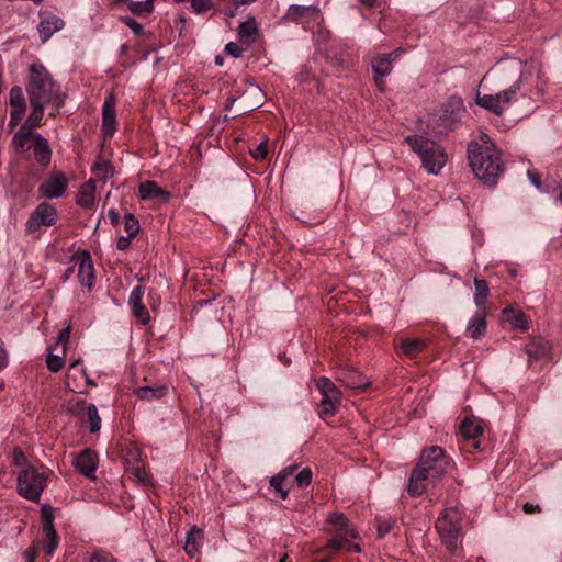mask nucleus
Listing matches in <instances>:
<instances>
[{
    "mask_svg": "<svg viewBox=\"0 0 562 562\" xmlns=\"http://www.w3.org/2000/svg\"><path fill=\"white\" fill-rule=\"evenodd\" d=\"M526 64L518 58H510L498 61L491 69L496 76L498 86L507 88L495 94H476L475 102L496 115H502L506 108L517 100L525 78Z\"/></svg>",
    "mask_w": 562,
    "mask_h": 562,
    "instance_id": "f257e3e1",
    "label": "nucleus"
},
{
    "mask_svg": "<svg viewBox=\"0 0 562 562\" xmlns=\"http://www.w3.org/2000/svg\"><path fill=\"white\" fill-rule=\"evenodd\" d=\"M468 158L474 175L487 186H495L503 175L499 150L483 131L468 146Z\"/></svg>",
    "mask_w": 562,
    "mask_h": 562,
    "instance_id": "f03ea898",
    "label": "nucleus"
},
{
    "mask_svg": "<svg viewBox=\"0 0 562 562\" xmlns=\"http://www.w3.org/2000/svg\"><path fill=\"white\" fill-rule=\"evenodd\" d=\"M29 101L53 103L55 111L64 105V99L49 72L42 64H32L29 68L26 86Z\"/></svg>",
    "mask_w": 562,
    "mask_h": 562,
    "instance_id": "7ed1b4c3",
    "label": "nucleus"
},
{
    "mask_svg": "<svg viewBox=\"0 0 562 562\" xmlns=\"http://www.w3.org/2000/svg\"><path fill=\"white\" fill-rule=\"evenodd\" d=\"M405 143L420 159L422 166L430 175H438L447 162V155L441 146L419 135H408Z\"/></svg>",
    "mask_w": 562,
    "mask_h": 562,
    "instance_id": "20e7f679",
    "label": "nucleus"
},
{
    "mask_svg": "<svg viewBox=\"0 0 562 562\" xmlns=\"http://www.w3.org/2000/svg\"><path fill=\"white\" fill-rule=\"evenodd\" d=\"M47 470L30 467L18 475V493L27 501L38 502L46 486Z\"/></svg>",
    "mask_w": 562,
    "mask_h": 562,
    "instance_id": "39448f33",
    "label": "nucleus"
},
{
    "mask_svg": "<svg viewBox=\"0 0 562 562\" xmlns=\"http://www.w3.org/2000/svg\"><path fill=\"white\" fill-rule=\"evenodd\" d=\"M460 528L459 513L454 509L446 510L436 521V530L450 552H454L458 549Z\"/></svg>",
    "mask_w": 562,
    "mask_h": 562,
    "instance_id": "423d86ee",
    "label": "nucleus"
},
{
    "mask_svg": "<svg viewBox=\"0 0 562 562\" xmlns=\"http://www.w3.org/2000/svg\"><path fill=\"white\" fill-rule=\"evenodd\" d=\"M417 465L426 472V474L430 475L432 480H438L448 471L450 460L442 448L431 446L422 452Z\"/></svg>",
    "mask_w": 562,
    "mask_h": 562,
    "instance_id": "0eeeda50",
    "label": "nucleus"
},
{
    "mask_svg": "<svg viewBox=\"0 0 562 562\" xmlns=\"http://www.w3.org/2000/svg\"><path fill=\"white\" fill-rule=\"evenodd\" d=\"M68 189V179L63 171L54 169L40 184L38 194L46 199H58Z\"/></svg>",
    "mask_w": 562,
    "mask_h": 562,
    "instance_id": "6e6552de",
    "label": "nucleus"
},
{
    "mask_svg": "<svg viewBox=\"0 0 562 562\" xmlns=\"http://www.w3.org/2000/svg\"><path fill=\"white\" fill-rule=\"evenodd\" d=\"M403 54L402 48H397L390 54H380L372 59L371 67L373 71V79L380 91L384 90V80L392 72L393 61Z\"/></svg>",
    "mask_w": 562,
    "mask_h": 562,
    "instance_id": "1a4fd4ad",
    "label": "nucleus"
},
{
    "mask_svg": "<svg viewBox=\"0 0 562 562\" xmlns=\"http://www.w3.org/2000/svg\"><path fill=\"white\" fill-rule=\"evenodd\" d=\"M57 220V210L46 202L40 203L29 216L25 227L29 233H34L41 226H52Z\"/></svg>",
    "mask_w": 562,
    "mask_h": 562,
    "instance_id": "9d476101",
    "label": "nucleus"
},
{
    "mask_svg": "<svg viewBox=\"0 0 562 562\" xmlns=\"http://www.w3.org/2000/svg\"><path fill=\"white\" fill-rule=\"evenodd\" d=\"M99 457L98 453L90 449L86 448L81 450L78 454H76L72 459L74 468L83 476L88 479H94L95 470L98 469Z\"/></svg>",
    "mask_w": 562,
    "mask_h": 562,
    "instance_id": "9b49d317",
    "label": "nucleus"
},
{
    "mask_svg": "<svg viewBox=\"0 0 562 562\" xmlns=\"http://www.w3.org/2000/svg\"><path fill=\"white\" fill-rule=\"evenodd\" d=\"M41 518L43 531L46 537V543L44 546V550L46 554L50 555L55 551L58 544V538L56 530L54 528V509L49 505H43L41 508Z\"/></svg>",
    "mask_w": 562,
    "mask_h": 562,
    "instance_id": "f8f14e48",
    "label": "nucleus"
},
{
    "mask_svg": "<svg viewBox=\"0 0 562 562\" xmlns=\"http://www.w3.org/2000/svg\"><path fill=\"white\" fill-rule=\"evenodd\" d=\"M318 15L319 9L317 5L292 4L288 8L286 13L281 18V21L307 24L317 20Z\"/></svg>",
    "mask_w": 562,
    "mask_h": 562,
    "instance_id": "ddd939ff",
    "label": "nucleus"
},
{
    "mask_svg": "<svg viewBox=\"0 0 562 562\" xmlns=\"http://www.w3.org/2000/svg\"><path fill=\"white\" fill-rule=\"evenodd\" d=\"M74 265L78 267V281L83 288L91 290L94 283V268L89 251L72 257Z\"/></svg>",
    "mask_w": 562,
    "mask_h": 562,
    "instance_id": "4468645a",
    "label": "nucleus"
},
{
    "mask_svg": "<svg viewBox=\"0 0 562 562\" xmlns=\"http://www.w3.org/2000/svg\"><path fill=\"white\" fill-rule=\"evenodd\" d=\"M64 26V20L56 14L50 12H40L37 31L42 43H46L56 32L63 30Z\"/></svg>",
    "mask_w": 562,
    "mask_h": 562,
    "instance_id": "2eb2a0df",
    "label": "nucleus"
},
{
    "mask_svg": "<svg viewBox=\"0 0 562 562\" xmlns=\"http://www.w3.org/2000/svg\"><path fill=\"white\" fill-rule=\"evenodd\" d=\"M138 196L143 201L167 203L170 199V193L160 188L157 182L148 180L139 184Z\"/></svg>",
    "mask_w": 562,
    "mask_h": 562,
    "instance_id": "dca6fc26",
    "label": "nucleus"
},
{
    "mask_svg": "<svg viewBox=\"0 0 562 562\" xmlns=\"http://www.w3.org/2000/svg\"><path fill=\"white\" fill-rule=\"evenodd\" d=\"M116 131V109L115 98L110 94L105 98L102 105V132L105 136L112 137Z\"/></svg>",
    "mask_w": 562,
    "mask_h": 562,
    "instance_id": "f3484780",
    "label": "nucleus"
},
{
    "mask_svg": "<svg viewBox=\"0 0 562 562\" xmlns=\"http://www.w3.org/2000/svg\"><path fill=\"white\" fill-rule=\"evenodd\" d=\"M434 481L430 475L416 465L411 473L407 492L412 497L420 496L426 491L428 482Z\"/></svg>",
    "mask_w": 562,
    "mask_h": 562,
    "instance_id": "a211bd4d",
    "label": "nucleus"
},
{
    "mask_svg": "<svg viewBox=\"0 0 562 562\" xmlns=\"http://www.w3.org/2000/svg\"><path fill=\"white\" fill-rule=\"evenodd\" d=\"M337 379L348 389L357 390L369 385V381L355 368H342L337 373Z\"/></svg>",
    "mask_w": 562,
    "mask_h": 562,
    "instance_id": "6ab92c4d",
    "label": "nucleus"
},
{
    "mask_svg": "<svg viewBox=\"0 0 562 562\" xmlns=\"http://www.w3.org/2000/svg\"><path fill=\"white\" fill-rule=\"evenodd\" d=\"M340 403L341 393L338 389H331L330 392L322 394L318 412L319 416L322 418L334 416L337 413Z\"/></svg>",
    "mask_w": 562,
    "mask_h": 562,
    "instance_id": "aec40b11",
    "label": "nucleus"
},
{
    "mask_svg": "<svg viewBox=\"0 0 562 562\" xmlns=\"http://www.w3.org/2000/svg\"><path fill=\"white\" fill-rule=\"evenodd\" d=\"M31 148L33 149V154L36 161L41 166L47 167L50 164L52 149L48 144V140L43 135L35 133V136H33Z\"/></svg>",
    "mask_w": 562,
    "mask_h": 562,
    "instance_id": "412c9836",
    "label": "nucleus"
},
{
    "mask_svg": "<svg viewBox=\"0 0 562 562\" xmlns=\"http://www.w3.org/2000/svg\"><path fill=\"white\" fill-rule=\"evenodd\" d=\"M70 411L75 414H81L86 411L90 431L95 434L100 430L101 418L94 404H87L86 401H78Z\"/></svg>",
    "mask_w": 562,
    "mask_h": 562,
    "instance_id": "4be33fe9",
    "label": "nucleus"
},
{
    "mask_svg": "<svg viewBox=\"0 0 562 562\" xmlns=\"http://www.w3.org/2000/svg\"><path fill=\"white\" fill-rule=\"evenodd\" d=\"M486 330L485 310H476L467 326V334L473 339H479Z\"/></svg>",
    "mask_w": 562,
    "mask_h": 562,
    "instance_id": "5701e85b",
    "label": "nucleus"
},
{
    "mask_svg": "<svg viewBox=\"0 0 562 562\" xmlns=\"http://www.w3.org/2000/svg\"><path fill=\"white\" fill-rule=\"evenodd\" d=\"M33 136L35 133L25 131V127H21L11 139V147L18 154H24L31 149Z\"/></svg>",
    "mask_w": 562,
    "mask_h": 562,
    "instance_id": "b1692460",
    "label": "nucleus"
},
{
    "mask_svg": "<svg viewBox=\"0 0 562 562\" xmlns=\"http://www.w3.org/2000/svg\"><path fill=\"white\" fill-rule=\"evenodd\" d=\"M95 183L93 180L85 182L77 194L76 202L81 207L89 210L94 205L95 201Z\"/></svg>",
    "mask_w": 562,
    "mask_h": 562,
    "instance_id": "393cba45",
    "label": "nucleus"
},
{
    "mask_svg": "<svg viewBox=\"0 0 562 562\" xmlns=\"http://www.w3.org/2000/svg\"><path fill=\"white\" fill-rule=\"evenodd\" d=\"M31 113L29 114L23 127L32 130L43 124L44 109L47 103L30 101Z\"/></svg>",
    "mask_w": 562,
    "mask_h": 562,
    "instance_id": "a878e982",
    "label": "nucleus"
},
{
    "mask_svg": "<svg viewBox=\"0 0 562 562\" xmlns=\"http://www.w3.org/2000/svg\"><path fill=\"white\" fill-rule=\"evenodd\" d=\"M327 522L333 525L337 531L346 532V535L352 539L358 536L356 529L349 525L348 519L344 514L331 513L327 518Z\"/></svg>",
    "mask_w": 562,
    "mask_h": 562,
    "instance_id": "bb28decb",
    "label": "nucleus"
},
{
    "mask_svg": "<svg viewBox=\"0 0 562 562\" xmlns=\"http://www.w3.org/2000/svg\"><path fill=\"white\" fill-rule=\"evenodd\" d=\"M202 537V530L199 529L198 527H192L188 531L184 551L189 557L193 558L198 553L201 546Z\"/></svg>",
    "mask_w": 562,
    "mask_h": 562,
    "instance_id": "cd10ccee",
    "label": "nucleus"
},
{
    "mask_svg": "<svg viewBox=\"0 0 562 562\" xmlns=\"http://www.w3.org/2000/svg\"><path fill=\"white\" fill-rule=\"evenodd\" d=\"M135 394L140 400L153 401L164 397L167 393V387L159 386H140L135 389Z\"/></svg>",
    "mask_w": 562,
    "mask_h": 562,
    "instance_id": "c85d7f7f",
    "label": "nucleus"
},
{
    "mask_svg": "<svg viewBox=\"0 0 562 562\" xmlns=\"http://www.w3.org/2000/svg\"><path fill=\"white\" fill-rule=\"evenodd\" d=\"M258 29L254 19L247 20L239 24V40L246 44H251L257 38Z\"/></svg>",
    "mask_w": 562,
    "mask_h": 562,
    "instance_id": "c756f323",
    "label": "nucleus"
},
{
    "mask_svg": "<svg viewBox=\"0 0 562 562\" xmlns=\"http://www.w3.org/2000/svg\"><path fill=\"white\" fill-rule=\"evenodd\" d=\"M474 286V304L476 305L477 310H485V304L490 293L487 282L483 279L475 278Z\"/></svg>",
    "mask_w": 562,
    "mask_h": 562,
    "instance_id": "7c9ffc66",
    "label": "nucleus"
},
{
    "mask_svg": "<svg viewBox=\"0 0 562 562\" xmlns=\"http://www.w3.org/2000/svg\"><path fill=\"white\" fill-rule=\"evenodd\" d=\"M503 313L506 315V321L513 328L521 330L528 328V319L521 311L505 308Z\"/></svg>",
    "mask_w": 562,
    "mask_h": 562,
    "instance_id": "2f4dec72",
    "label": "nucleus"
},
{
    "mask_svg": "<svg viewBox=\"0 0 562 562\" xmlns=\"http://www.w3.org/2000/svg\"><path fill=\"white\" fill-rule=\"evenodd\" d=\"M482 432H483L482 426L479 424H475L469 417H465L460 425V434L462 435V437H464L468 440L476 439L477 437H480L482 435Z\"/></svg>",
    "mask_w": 562,
    "mask_h": 562,
    "instance_id": "473e14b6",
    "label": "nucleus"
},
{
    "mask_svg": "<svg viewBox=\"0 0 562 562\" xmlns=\"http://www.w3.org/2000/svg\"><path fill=\"white\" fill-rule=\"evenodd\" d=\"M464 112V109L460 102H457L456 106L449 111L445 110V113L440 116V120L443 121V125L447 128H452L456 121L460 120L461 114Z\"/></svg>",
    "mask_w": 562,
    "mask_h": 562,
    "instance_id": "72a5a7b5",
    "label": "nucleus"
},
{
    "mask_svg": "<svg viewBox=\"0 0 562 562\" xmlns=\"http://www.w3.org/2000/svg\"><path fill=\"white\" fill-rule=\"evenodd\" d=\"M549 350L548 344L546 341H532L531 344L526 346V352L529 358L538 360L547 355Z\"/></svg>",
    "mask_w": 562,
    "mask_h": 562,
    "instance_id": "f704fd0d",
    "label": "nucleus"
},
{
    "mask_svg": "<svg viewBox=\"0 0 562 562\" xmlns=\"http://www.w3.org/2000/svg\"><path fill=\"white\" fill-rule=\"evenodd\" d=\"M10 108L25 111V98L22 88L19 86H14L10 90Z\"/></svg>",
    "mask_w": 562,
    "mask_h": 562,
    "instance_id": "c9c22d12",
    "label": "nucleus"
},
{
    "mask_svg": "<svg viewBox=\"0 0 562 562\" xmlns=\"http://www.w3.org/2000/svg\"><path fill=\"white\" fill-rule=\"evenodd\" d=\"M349 539H351V538L349 536H347L346 532H340L338 536L331 538L327 542L326 548L331 549L334 551H339V550L350 551L351 548L347 546L349 543Z\"/></svg>",
    "mask_w": 562,
    "mask_h": 562,
    "instance_id": "e433bc0d",
    "label": "nucleus"
},
{
    "mask_svg": "<svg viewBox=\"0 0 562 562\" xmlns=\"http://www.w3.org/2000/svg\"><path fill=\"white\" fill-rule=\"evenodd\" d=\"M401 349L404 355L414 357L423 349V341L420 339H406L401 344Z\"/></svg>",
    "mask_w": 562,
    "mask_h": 562,
    "instance_id": "4c0bfd02",
    "label": "nucleus"
},
{
    "mask_svg": "<svg viewBox=\"0 0 562 562\" xmlns=\"http://www.w3.org/2000/svg\"><path fill=\"white\" fill-rule=\"evenodd\" d=\"M124 229L130 237H135L139 232L138 220L132 213L124 216Z\"/></svg>",
    "mask_w": 562,
    "mask_h": 562,
    "instance_id": "58836bf2",
    "label": "nucleus"
},
{
    "mask_svg": "<svg viewBox=\"0 0 562 562\" xmlns=\"http://www.w3.org/2000/svg\"><path fill=\"white\" fill-rule=\"evenodd\" d=\"M46 366L50 372H58L64 367V355H55L52 351L46 357Z\"/></svg>",
    "mask_w": 562,
    "mask_h": 562,
    "instance_id": "ea45409f",
    "label": "nucleus"
},
{
    "mask_svg": "<svg viewBox=\"0 0 562 562\" xmlns=\"http://www.w3.org/2000/svg\"><path fill=\"white\" fill-rule=\"evenodd\" d=\"M284 481L282 477L276 475L270 479V486L274 490V492L282 498L286 499L289 495V490L284 486Z\"/></svg>",
    "mask_w": 562,
    "mask_h": 562,
    "instance_id": "a19ab883",
    "label": "nucleus"
},
{
    "mask_svg": "<svg viewBox=\"0 0 562 562\" xmlns=\"http://www.w3.org/2000/svg\"><path fill=\"white\" fill-rule=\"evenodd\" d=\"M86 562H117V561L111 553L102 551V550H95L87 558Z\"/></svg>",
    "mask_w": 562,
    "mask_h": 562,
    "instance_id": "79ce46f5",
    "label": "nucleus"
},
{
    "mask_svg": "<svg viewBox=\"0 0 562 562\" xmlns=\"http://www.w3.org/2000/svg\"><path fill=\"white\" fill-rule=\"evenodd\" d=\"M132 313L143 325L148 324L150 321L149 312L143 304L132 307Z\"/></svg>",
    "mask_w": 562,
    "mask_h": 562,
    "instance_id": "37998d69",
    "label": "nucleus"
},
{
    "mask_svg": "<svg viewBox=\"0 0 562 562\" xmlns=\"http://www.w3.org/2000/svg\"><path fill=\"white\" fill-rule=\"evenodd\" d=\"M250 155L256 160H263L268 156V139L261 140L255 149L250 150Z\"/></svg>",
    "mask_w": 562,
    "mask_h": 562,
    "instance_id": "c03bdc74",
    "label": "nucleus"
},
{
    "mask_svg": "<svg viewBox=\"0 0 562 562\" xmlns=\"http://www.w3.org/2000/svg\"><path fill=\"white\" fill-rule=\"evenodd\" d=\"M312 471L310 468H304L303 470H301L296 475H295V481H296V484L300 486V487H305L307 486L311 481H312Z\"/></svg>",
    "mask_w": 562,
    "mask_h": 562,
    "instance_id": "a18cd8bd",
    "label": "nucleus"
},
{
    "mask_svg": "<svg viewBox=\"0 0 562 562\" xmlns=\"http://www.w3.org/2000/svg\"><path fill=\"white\" fill-rule=\"evenodd\" d=\"M393 527L391 519L376 518V529L380 538H383Z\"/></svg>",
    "mask_w": 562,
    "mask_h": 562,
    "instance_id": "49530a36",
    "label": "nucleus"
},
{
    "mask_svg": "<svg viewBox=\"0 0 562 562\" xmlns=\"http://www.w3.org/2000/svg\"><path fill=\"white\" fill-rule=\"evenodd\" d=\"M143 294H144V292H143V288L140 285H137L132 290V292L128 296V305L131 308L136 305L142 304Z\"/></svg>",
    "mask_w": 562,
    "mask_h": 562,
    "instance_id": "de8ad7c7",
    "label": "nucleus"
},
{
    "mask_svg": "<svg viewBox=\"0 0 562 562\" xmlns=\"http://www.w3.org/2000/svg\"><path fill=\"white\" fill-rule=\"evenodd\" d=\"M316 387L318 389L321 394L328 393L331 389H337V386L326 376H322L316 380Z\"/></svg>",
    "mask_w": 562,
    "mask_h": 562,
    "instance_id": "09e8293b",
    "label": "nucleus"
},
{
    "mask_svg": "<svg viewBox=\"0 0 562 562\" xmlns=\"http://www.w3.org/2000/svg\"><path fill=\"white\" fill-rule=\"evenodd\" d=\"M122 22L128 26L133 33L137 36L143 34V25L131 16H123Z\"/></svg>",
    "mask_w": 562,
    "mask_h": 562,
    "instance_id": "8fccbe9b",
    "label": "nucleus"
},
{
    "mask_svg": "<svg viewBox=\"0 0 562 562\" xmlns=\"http://www.w3.org/2000/svg\"><path fill=\"white\" fill-rule=\"evenodd\" d=\"M191 8L198 14L212 8V0H191Z\"/></svg>",
    "mask_w": 562,
    "mask_h": 562,
    "instance_id": "3c124183",
    "label": "nucleus"
},
{
    "mask_svg": "<svg viewBox=\"0 0 562 562\" xmlns=\"http://www.w3.org/2000/svg\"><path fill=\"white\" fill-rule=\"evenodd\" d=\"M24 111L11 109L10 110V121L8 123L9 131H12L22 120Z\"/></svg>",
    "mask_w": 562,
    "mask_h": 562,
    "instance_id": "603ef678",
    "label": "nucleus"
},
{
    "mask_svg": "<svg viewBox=\"0 0 562 562\" xmlns=\"http://www.w3.org/2000/svg\"><path fill=\"white\" fill-rule=\"evenodd\" d=\"M70 331H71V328L69 325L59 331L58 344L61 345V353L63 355H65V352H66V346L70 338Z\"/></svg>",
    "mask_w": 562,
    "mask_h": 562,
    "instance_id": "864d4df0",
    "label": "nucleus"
},
{
    "mask_svg": "<svg viewBox=\"0 0 562 562\" xmlns=\"http://www.w3.org/2000/svg\"><path fill=\"white\" fill-rule=\"evenodd\" d=\"M225 52L235 58L240 57L243 54V49L239 47V45L233 42L226 44Z\"/></svg>",
    "mask_w": 562,
    "mask_h": 562,
    "instance_id": "5fc2aeb1",
    "label": "nucleus"
},
{
    "mask_svg": "<svg viewBox=\"0 0 562 562\" xmlns=\"http://www.w3.org/2000/svg\"><path fill=\"white\" fill-rule=\"evenodd\" d=\"M36 555H37V549L35 546L27 548L23 552V558H24L25 562H35Z\"/></svg>",
    "mask_w": 562,
    "mask_h": 562,
    "instance_id": "6e6d98bb",
    "label": "nucleus"
},
{
    "mask_svg": "<svg viewBox=\"0 0 562 562\" xmlns=\"http://www.w3.org/2000/svg\"><path fill=\"white\" fill-rule=\"evenodd\" d=\"M134 237L126 236H120L116 243V247L119 250H126L131 246V240Z\"/></svg>",
    "mask_w": 562,
    "mask_h": 562,
    "instance_id": "4d7b16f0",
    "label": "nucleus"
},
{
    "mask_svg": "<svg viewBox=\"0 0 562 562\" xmlns=\"http://www.w3.org/2000/svg\"><path fill=\"white\" fill-rule=\"evenodd\" d=\"M133 474L140 482L147 481V473H146L145 469L139 465H137L133 469Z\"/></svg>",
    "mask_w": 562,
    "mask_h": 562,
    "instance_id": "13d9d810",
    "label": "nucleus"
},
{
    "mask_svg": "<svg viewBox=\"0 0 562 562\" xmlns=\"http://www.w3.org/2000/svg\"><path fill=\"white\" fill-rule=\"evenodd\" d=\"M147 300L151 308H156L160 304V299L154 290L149 291Z\"/></svg>",
    "mask_w": 562,
    "mask_h": 562,
    "instance_id": "bf43d9fd",
    "label": "nucleus"
},
{
    "mask_svg": "<svg viewBox=\"0 0 562 562\" xmlns=\"http://www.w3.org/2000/svg\"><path fill=\"white\" fill-rule=\"evenodd\" d=\"M528 178L530 182L538 189L541 190L540 175L538 172L528 171Z\"/></svg>",
    "mask_w": 562,
    "mask_h": 562,
    "instance_id": "052dcab7",
    "label": "nucleus"
},
{
    "mask_svg": "<svg viewBox=\"0 0 562 562\" xmlns=\"http://www.w3.org/2000/svg\"><path fill=\"white\" fill-rule=\"evenodd\" d=\"M522 509L526 514H533L541 512V508L538 504L525 503Z\"/></svg>",
    "mask_w": 562,
    "mask_h": 562,
    "instance_id": "680f3d73",
    "label": "nucleus"
},
{
    "mask_svg": "<svg viewBox=\"0 0 562 562\" xmlns=\"http://www.w3.org/2000/svg\"><path fill=\"white\" fill-rule=\"evenodd\" d=\"M295 470H296V465H289V467L284 468L283 470H281L280 473H278L277 475L282 477L283 480H285L286 477L292 475Z\"/></svg>",
    "mask_w": 562,
    "mask_h": 562,
    "instance_id": "e2e57ef3",
    "label": "nucleus"
},
{
    "mask_svg": "<svg viewBox=\"0 0 562 562\" xmlns=\"http://www.w3.org/2000/svg\"><path fill=\"white\" fill-rule=\"evenodd\" d=\"M108 217H109L111 224H113V225H117L120 223V214L113 209H110L108 211Z\"/></svg>",
    "mask_w": 562,
    "mask_h": 562,
    "instance_id": "0e129e2a",
    "label": "nucleus"
},
{
    "mask_svg": "<svg viewBox=\"0 0 562 562\" xmlns=\"http://www.w3.org/2000/svg\"><path fill=\"white\" fill-rule=\"evenodd\" d=\"M25 460V456L24 453L22 452V450L20 449H15L14 450V456H13V462L14 464L16 465H20L22 464V462Z\"/></svg>",
    "mask_w": 562,
    "mask_h": 562,
    "instance_id": "69168bd1",
    "label": "nucleus"
},
{
    "mask_svg": "<svg viewBox=\"0 0 562 562\" xmlns=\"http://www.w3.org/2000/svg\"><path fill=\"white\" fill-rule=\"evenodd\" d=\"M8 366V356L7 351L2 346H0V371L3 370Z\"/></svg>",
    "mask_w": 562,
    "mask_h": 562,
    "instance_id": "338daca9",
    "label": "nucleus"
},
{
    "mask_svg": "<svg viewBox=\"0 0 562 562\" xmlns=\"http://www.w3.org/2000/svg\"><path fill=\"white\" fill-rule=\"evenodd\" d=\"M110 169H111V167L108 162L97 164L94 167V170H101L104 172L105 176L108 175Z\"/></svg>",
    "mask_w": 562,
    "mask_h": 562,
    "instance_id": "774afa93",
    "label": "nucleus"
}]
</instances>
